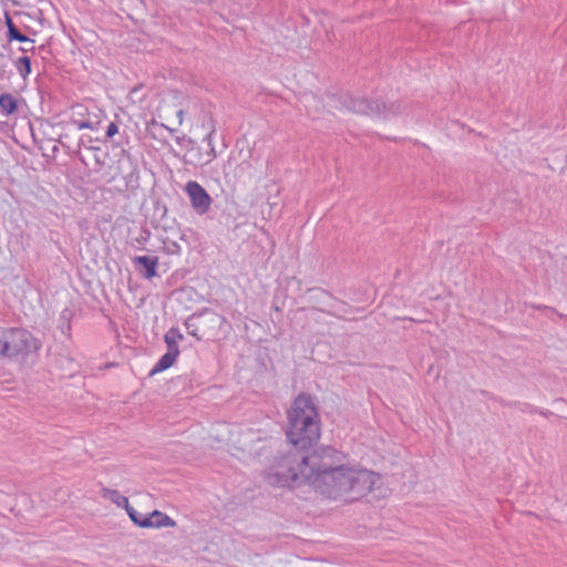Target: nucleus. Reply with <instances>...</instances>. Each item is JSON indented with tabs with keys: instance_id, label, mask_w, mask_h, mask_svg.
Wrapping results in <instances>:
<instances>
[{
	"instance_id": "1",
	"label": "nucleus",
	"mask_w": 567,
	"mask_h": 567,
	"mask_svg": "<svg viewBox=\"0 0 567 567\" xmlns=\"http://www.w3.org/2000/svg\"><path fill=\"white\" fill-rule=\"evenodd\" d=\"M288 420L286 435L292 449L276 457L266 481L279 487L310 485L315 473L313 452L307 450L320 437L319 414L310 394L301 393L295 399Z\"/></svg>"
},
{
	"instance_id": "2",
	"label": "nucleus",
	"mask_w": 567,
	"mask_h": 567,
	"mask_svg": "<svg viewBox=\"0 0 567 567\" xmlns=\"http://www.w3.org/2000/svg\"><path fill=\"white\" fill-rule=\"evenodd\" d=\"M342 458V453L332 446L313 451L310 485L328 498L352 503L373 488L378 475L362 467L346 466Z\"/></svg>"
},
{
	"instance_id": "3",
	"label": "nucleus",
	"mask_w": 567,
	"mask_h": 567,
	"mask_svg": "<svg viewBox=\"0 0 567 567\" xmlns=\"http://www.w3.org/2000/svg\"><path fill=\"white\" fill-rule=\"evenodd\" d=\"M38 350V341L24 329L0 328V354H30Z\"/></svg>"
},
{
	"instance_id": "4",
	"label": "nucleus",
	"mask_w": 567,
	"mask_h": 567,
	"mask_svg": "<svg viewBox=\"0 0 567 567\" xmlns=\"http://www.w3.org/2000/svg\"><path fill=\"white\" fill-rule=\"evenodd\" d=\"M185 192L189 197L193 209L199 214H206L212 206V197L205 188L195 181H189L185 185Z\"/></svg>"
},
{
	"instance_id": "5",
	"label": "nucleus",
	"mask_w": 567,
	"mask_h": 567,
	"mask_svg": "<svg viewBox=\"0 0 567 567\" xmlns=\"http://www.w3.org/2000/svg\"><path fill=\"white\" fill-rule=\"evenodd\" d=\"M143 524L147 526V528L174 527L176 525L173 518L157 509L146 515V517L143 518Z\"/></svg>"
},
{
	"instance_id": "6",
	"label": "nucleus",
	"mask_w": 567,
	"mask_h": 567,
	"mask_svg": "<svg viewBox=\"0 0 567 567\" xmlns=\"http://www.w3.org/2000/svg\"><path fill=\"white\" fill-rule=\"evenodd\" d=\"M7 28L9 41L16 40L24 43V45L20 49L22 52L34 51V40L22 34L10 18H7Z\"/></svg>"
},
{
	"instance_id": "7",
	"label": "nucleus",
	"mask_w": 567,
	"mask_h": 567,
	"mask_svg": "<svg viewBox=\"0 0 567 567\" xmlns=\"http://www.w3.org/2000/svg\"><path fill=\"white\" fill-rule=\"evenodd\" d=\"M183 341L184 337L177 329H169L165 334V342L169 351L167 354H178L181 351L179 342Z\"/></svg>"
},
{
	"instance_id": "8",
	"label": "nucleus",
	"mask_w": 567,
	"mask_h": 567,
	"mask_svg": "<svg viewBox=\"0 0 567 567\" xmlns=\"http://www.w3.org/2000/svg\"><path fill=\"white\" fill-rule=\"evenodd\" d=\"M135 261L145 268V277L147 279L154 278L157 275L156 274V269L158 266L157 257L138 256L135 258Z\"/></svg>"
},
{
	"instance_id": "9",
	"label": "nucleus",
	"mask_w": 567,
	"mask_h": 567,
	"mask_svg": "<svg viewBox=\"0 0 567 567\" xmlns=\"http://www.w3.org/2000/svg\"><path fill=\"white\" fill-rule=\"evenodd\" d=\"M0 109L6 115H11L18 110V100L10 93L0 95Z\"/></svg>"
},
{
	"instance_id": "10",
	"label": "nucleus",
	"mask_w": 567,
	"mask_h": 567,
	"mask_svg": "<svg viewBox=\"0 0 567 567\" xmlns=\"http://www.w3.org/2000/svg\"><path fill=\"white\" fill-rule=\"evenodd\" d=\"M103 496L110 498L114 504H116L120 507H128V498L124 495H122L116 489L105 488L103 491Z\"/></svg>"
},
{
	"instance_id": "11",
	"label": "nucleus",
	"mask_w": 567,
	"mask_h": 567,
	"mask_svg": "<svg viewBox=\"0 0 567 567\" xmlns=\"http://www.w3.org/2000/svg\"><path fill=\"white\" fill-rule=\"evenodd\" d=\"M177 357H161L159 361L150 370L148 375L153 377L172 367Z\"/></svg>"
},
{
	"instance_id": "12",
	"label": "nucleus",
	"mask_w": 567,
	"mask_h": 567,
	"mask_svg": "<svg viewBox=\"0 0 567 567\" xmlns=\"http://www.w3.org/2000/svg\"><path fill=\"white\" fill-rule=\"evenodd\" d=\"M14 65L22 78H27L31 73V61L28 56L19 58Z\"/></svg>"
},
{
	"instance_id": "13",
	"label": "nucleus",
	"mask_w": 567,
	"mask_h": 567,
	"mask_svg": "<svg viewBox=\"0 0 567 567\" xmlns=\"http://www.w3.org/2000/svg\"><path fill=\"white\" fill-rule=\"evenodd\" d=\"M127 515L130 516L131 520L138 527L147 528L143 524V518L146 517L142 513L137 512L134 507L128 505V507H125Z\"/></svg>"
},
{
	"instance_id": "14",
	"label": "nucleus",
	"mask_w": 567,
	"mask_h": 567,
	"mask_svg": "<svg viewBox=\"0 0 567 567\" xmlns=\"http://www.w3.org/2000/svg\"><path fill=\"white\" fill-rule=\"evenodd\" d=\"M79 130L93 128V124L90 120H75L74 121Z\"/></svg>"
},
{
	"instance_id": "15",
	"label": "nucleus",
	"mask_w": 567,
	"mask_h": 567,
	"mask_svg": "<svg viewBox=\"0 0 567 567\" xmlns=\"http://www.w3.org/2000/svg\"><path fill=\"white\" fill-rule=\"evenodd\" d=\"M176 143L181 146H189L193 145L195 142L190 137H187L186 135L178 136L176 138Z\"/></svg>"
},
{
	"instance_id": "16",
	"label": "nucleus",
	"mask_w": 567,
	"mask_h": 567,
	"mask_svg": "<svg viewBox=\"0 0 567 567\" xmlns=\"http://www.w3.org/2000/svg\"><path fill=\"white\" fill-rule=\"evenodd\" d=\"M118 133V127L115 123H110L107 128H106V136L107 137H113L115 136L116 134Z\"/></svg>"
},
{
	"instance_id": "17",
	"label": "nucleus",
	"mask_w": 567,
	"mask_h": 567,
	"mask_svg": "<svg viewBox=\"0 0 567 567\" xmlns=\"http://www.w3.org/2000/svg\"><path fill=\"white\" fill-rule=\"evenodd\" d=\"M75 110H76V114L80 115L81 117H84L85 113L87 112V109L83 105H76Z\"/></svg>"
},
{
	"instance_id": "18",
	"label": "nucleus",
	"mask_w": 567,
	"mask_h": 567,
	"mask_svg": "<svg viewBox=\"0 0 567 567\" xmlns=\"http://www.w3.org/2000/svg\"><path fill=\"white\" fill-rule=\"evenodd\" d=\"M177 118H178V124L182 125L184 122V111L183 110H179L177 112Z\"/></svg>"
},
{
	"instance_id": "19",
	"label": "nucleus",
	"mask_w": 567,
	"mask_h": 567,
	"mask_svg": "<svg viewBox=\"0 0 567 567\" xmlns=\"http://www.w3.org/2000/svg\"><path fill=\"white\" fill-rule=\"evenodd\" d=\"M522 406H523V408H520V410H522L523 412H526V411H528V412H533V411H534V410H533L528 404H526V403L522 404Z\"/></svg>"
},
{
	"instance_id": "20",
	"label": "nucleus",
	"mask_w": 567,
	"mask_h": 567,
	"mask_svg": "<svg viewBox=\"0 0 567 567\" xmlns=\"http://www.w3.org/2000/svg\"><path fill=\"white\" fill-rule=\"evenodd\" d=\"M151 125H157V122L155 120H152L151 122L147 123V128L151 126Z\"/></svg>"
},
{
	"instance_id": "21",
	"label": "nucleus",
	"mask_w": 567,
	"mask_h": 567,
	"mask_svg": "<svg viewBox=\"0 0 567 567\" xmlns=\"http://www.w3.org/2000/svg\"><path fill=\"white\" fill-rule=\"evenodd\" d=\"M114 365H115L114 363H106L105 368H110V367H114Z\"/></svg>"
},
{
	"instance_id": "22",
	"label": "nucleus",
	"mask_w": 567,
	"mask_h": 567,
	"mask_svg": "<svg viewBox=\"0 0 567 567\" xmlns=\"http://www.w3.org/2000/svg\"><path fill=\"white\" fill-rule=\"evenodd\" d=\"M210 136H212V132H208L207 137L210 138Z\"/></svg>"
}]
</instances>
